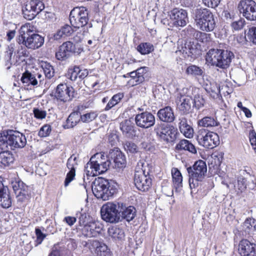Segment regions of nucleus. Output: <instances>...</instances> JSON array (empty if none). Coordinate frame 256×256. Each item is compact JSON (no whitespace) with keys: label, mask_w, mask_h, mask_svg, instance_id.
Here are the masks:
<instances>
[{"label":"nucleus","mask_w":256,"mask_h":256,"mask_svg":"<svg viewBox=\"0 0 256 256\" xmlns=\"http://www.w3.org/2000/svg\"><path fill=\"white\" fill-rule=\"evenodd\" d=\"M26 142L25 135L18 130H7L0 132V146L2 150H14L22 148Z\"/></svg>","instance_id":"f257e3e1"},{"label":"nucleus","mask_w":256,"mask_h":256,"mask_svg":"<svg viewBox=\"0 0 256 256\" xmlns=\"http://www.w3.org/2000/svg\"><path fill=\"white\" fill-rule=\"evenodd\" d=\"M91 186L95 196L104 200L112 198L118 190V184L116 182L102 177L95 178Z\"/></svg>","instance_id":"f03ea898"},{"label":"nucleus","mask_w":256,"mask_h":256,"mask_svg":"<svg viewBox=\"0 0 256 256\" xmlns=\"http://www.w3.org/2000/svg\"><path fill=\"white\" fill-rule=\"evenodd\" d=\"M111 161L106 156L104 153H96L92 156L90 161L86 164L84 172L86 174L87 180L88 176H94L105 172L110 168Z\"/></svg>","instance_id":"7ed1b4c3"},{"label":"nucleus","mask_w":256,"mask_h":256,"mask_svg":"<svg viewBox=\"0 0 256 256\" xmlns=\"http://www.w3.org/2000/svg\"><path fill=\"white\" fill-rule=\"evenodd\" d=\"M234 54L230 50L224 48H212L206 53V60L211 66L224 69L229 66Z\"/></svg>","instance_id":"20e7f679"},{"label":"nucleus","mask_w":256,"mask_h":256,"mask_svg":"<svg viewBox=\"0 0 256 256\" xmlns=\"http://www.w3.org/2000/svg\"><path fill=\"white\" fill-rule=\"evenodd\" d=\"M18 42L28 48L35 50L42 46L44 43V38L34 33L32 26L30 24L22 25L19 30Z\"/></svg>","instance_id":"39448f33"},{"label":"nucleus","mask_w":256,"mask_h":256,"mask_svg":"<svg viewBox=\"0 0 256 256\" xmlns=\"http://www.w3.org/2000/svg\"><path fill=\"white\" fill-rule=\"evenodd\" d=\"M192 18L197 28L203 32H211L216 26V18L208 8H196Z\"/></svg>","instance_id":"423d86ee"},{"label":"nucleus","mask_w":256,"mask_h":256,"mask_svg":"<svg viewBox=\"0 0 256 256\" xmlns=\"http://www.w3.org/2000/svg\"><path fill=\"white\" fill-rule=\"evenodd\" d=\"M189 176V185L191 193L194 192V189L198 186V182L204 178L207 172V166L205 162L199 160L194 162L192 166L186 168Z\"/></svg>","instance_id":"0eeeda50"},{"label":"nucleus","mask_w":256,"mask_h":256,"mask_svg":"<svg viewBox=\"0 0 256 256\" xmlns=\"http://www.w3.org/2000/svg\"><path fill=\"white\" fill-rule=\"evenodd\" d=\"M74 89L66 84L58 85L54 95V99L59 110H64L67 108L68 103L74 98Z\"/></svg>","instance_id":"6e6552de"},{"label":"nucleus","mask_w":256,"mask_h":256,"mask_svg":"<svg viewBox=\"0 0 256 256\" xmlns=\"http://www.w3.org/2000/svg\"><path fill=\"white\" fill-rule=\"evenodd\" d=\"M152 180L149 175V170L146 171L143 160H140L136 168L134 183L139 190H148L152 186Z\"/></svg>","instance_id":"1a4fd4ad"},{"label":"nucleus","mask_w":256,"mask_h":256,"mask_svg":"<svg viewBox=\"0 0 256 256\" xmlns=\"http://www.w3.org/2000/svg\"><path fill=\"white\" fill-rule=\"evenodd\" d=\"M154 131L162 142L167 144L174 142L178 134L177 128L174 126L162 122L157 123Z\"/></svg>","instance_id":"9d476101"},{"label":"nucleus","mask_w":256,"mask_h":256,"mask_svg":"<svg viewBox=\"0 0 256 256\" xmlns=\"http://www.w3.org/2000/svg\"><path fill=\"white\" fill-rule=\"evenodd\" d=\"M88 10L84 7H75L69 16L70 23L74 28L78 29L85 26L89 20Z\"/></svg>","instance_id":"9b49d317"},{"label":"nucleus","mask_w":256,"mask_h":256,"mask_svg":"<svg viewBox=\"0 0 256 256\" xmlns=\"http://www.w3.org/2000/svg\"><path fill=\"white\" fill-rule=\"evenodd\" d=\"M196 139L200 145L207 149H212L220 144V138L216 133L204 128L198 131Z\"/></svg>","instance_id":"f8f14e48"},{"label":"nucleus","mask_w":256,"mask_h":256,"mask_svg":"<svg viewBox=\"0 0 256 256\" xmlns=\"http://www.w3.org/2000/svg\"><path fill=\"white\" fill-rule=\"evenodd\" d=\"M100 214L102 219L106 222L117 223L121 221L118 203L108 202L104 204L101 208Z\"/></svg>","instance_id":"ddd939ff"},{"label":"nucleus","mask_w":256,"mask_h":256,"mask_svg":"<svg viewBox=\"0 0 256 256\" xmlns=\"http://www.w3.org/2000/svg\"><path fill=\"white\" fill-rule=\"evenodd\" d=\"M44 8L42 0H27L22 8V14L26 19L32 20Z\"/></svg>","instance_id":"4468645a"},{"label":"nucleus","mask_w":256,"mask_h":256,"mask_svg":"<svg viewBox=\"0 0 256 256\" xmlns=\"http://www.w3.org/2000/svg\"><path fill=\"white\" fill-rule=\"evenodd\" d=\"M10 185L16 196L18 202H22L30 198L31 190L30 188L18 178L12 180Z\"/></svg>","instance_id":"2eb2a0df"},{"label":"nucleus","mask_w":256,"mask_h":256,"mask_svg":"<svg viewBox=\"0 0 256 256\" xmlns=\"http://www.w3.org/2000/svg\"><path fill=\"white\" fill-rule=\"evenodd\" d=\"M238 8L240 12L248 20H256V2L254 0H241Z\"/></svg>","instance_id":"dca6fc26"},{"label":"nucleus","mask_w":256,"mask_h":256,"mask_svg":"<svg viewBox=\"0 0 256 256\" xmlns=\"http://www.w3.org/2000/svg\"><path fill=\"white\" fill-rule=\"evenodd\" d=\"M168 15L172 20V24L175 27H184L188 23V12L184 10L174 8L168 12Z\"/></svg>","instance_id":"f3484780"},{"label":"nucleus","mask_w":256,"mask_h":256,"mask_svg":"<svg viewBox=\"0 0 256 256\" xmlns=\"http://www.w3.org/2000/svg\"><path fill=\"white\" fill-rule=\"evenodd\" d=\"M134 120L136 126L142 128H150L154 126L156 122L154 116L148 112L137 114Z\"/></svg>","instance_id":"a211bd4d"},{"label":"nucleus","mask_w":256,"mask_h":256,"mask_svg":"<svg viewBox=\"0 0 256 256\" xmlns=\"http://www.w3.org/2000/svg\"><path fill=\"white\" fill-rule=\"evenodd\" d=\"M75 45L72 42H66L59 46L56 58L58 60H65L75 52Z\"/></svg>","instance_id":"6ab92c4d"},{"label":"nucleus","mask_w":256,"mask_h":256,"mask_svg":"<svg viewBox=\"0 0 256 256\" xmlns=\"http://www.w3.org/2000/svg\"><path fill=\"white\" fill-rule=\"evenodd\" d=\"M238 253L240 256H256V244L242 239L238 244Z\"/></svg>","instance_id":"aec40b11"},{"label":"nucleus","mask_w":256,"mask_h":256,"mask_svg":"<svg viewBox=\"0 0 256 256\" xmlns=\"http://www.w3.org/2000/svg\"><path fill=\"white\" fill-rule=\"evenodd\" d=\"M108 158L114 164L116 168H122L126 164L125 156L118 148L110 150Z\"/></svg>","instance_id":"412c9836"},{"label":"nucleus","mask_w":256,"mask_h":256,"mask_svg":"<svg viewBox=\"0 0 256 256\" xmlns=\"http://www.w3.org/2000/svg\"><path fill=\"white\" fill-rule=\"evenodd\" d=\"M192 98L188 95L178 94L176 98L177 107L180 111L184 114L190 113L192 109Z\"/></svg>","instance_id":"4be33fe9"},{"label":"nucleus","mask_w":256,"mask_h":256,"mask_svg":"<svg viewBox=\"0 0 256 256\" xmlns=\"http://www.w3.org/2000/svg\"><path fill=\"white\" fill-rule=\"evenodd\" d=\"M102 230V226L94 222L85 225L80 229L82 234L86 238L96 236L100 233Z\"/></svg>","instance_id":"5701e85b"},{"label":"nucleus","mask_w":256,"mask_h":256,"mask_svg":"<svg viewBox=\"0 0 256 256\" xmlns=\"http://www.w3.org/2000/svg\"><path fill=\"white\" fill-rule=\"evenodd\" d=\"M118 208L122 220L130 222L134 220L136 216V210L133 206H126V204L118 202Z\"/></svg>","instance_id":"b1692460"},{"label":"nucleus","mask_w":256,"mask_h":256,"mask_svg":"<svg viewBox=\"0 0 256 256\" xmlns=\"http://www.w3.org/2000/svg\"><path fill=\"white\" fill-rule=\"evenodd\" d=\"M77 166V156L72 154L68 158L66 164L67 168L70 170V171L67 174L64 180L65 186H67L74 180L76 176V168Z\"/></svg>","instance_id":"393cba45"},{"label":"nucleus","mask_w":256,"mask_h":256,"mask_svg":"<svg viewBox=\"0 0 256 256\" xmlns=\"http://www.w3.org/2000/svg\"><path fill=\"white\" fill-rule=\"evenodd\" d=\"M198 46V44L194 42H186L180 51L182 52L185 58L190 56L195 58L200 54V50Z\"/></svg>","instance_id":"a878e982"},{"label":"nucleus","mask_w":256,"mask_h":256,"mask_svg":"<svg viewBox=\"0 0 256 256\" xmlns=\"http://www.w3.org/2000/svg\"><path fill=\"white\" fill-rule=\"evenodd\" d=\"M157 116L160 122L171 123L175 120L174 110L170 106H166L159 110Z\"/></svg>","instance_id":"bb28decb"},{"label":"nucleus","mask_w":256,"mask_h":256,"mask_svg":"<svg viewBox=\"0 0 256 256\" xmlns=\"http://www.w3.org/2000/svg\"><path fill=\"white\" fill-rule=\"evenodd\" d=\"M178 126L180 132L187 138L193 136L194 130L188 124V119L184 116H180L178 118Z\"/></svg>","instance_id":"cd10ccee"},{"label":"nucleus","mask_w":256,"mask_h":256,"mask_svg":"<svg viewBox=\"0 0 256 256\" xmlns=\"http://www.w3.org/2000/svg\"><path fill=\"white\" fill-rule=\"evenodd\" d=\"M120 129L123 134L130 138H133L136 136V128L130 120H125L120 124Z\"/></svg>","instance_id":"c85d7f7f"},{"label":"nucleus","mask_w":256,"mask_h":256,"mask_svg":"<svg viewBox=\"0 0 256 256\" xmlns=\"http://www.w3.org/2000/svg\"><path fill=\"white\" fill-rule=\"evenodd\" d=\"M24 86H28L26 89H32V87L38 86V81L33 73L26 70L24 72L20 78Z\"/></svg>","instance_id":"c756f323"},{"label":"nucleus","mask_w":256,"mask_h":256,"mask_svg":"<svg viewBox=\"0 0 256 256\" xmlns=\"http://www.w3.org/2000/svg\"><path fill=\"white\" fill-rule=\"evenodd\" d=\"M0 206L4 208L12 206V198L8 186L0 190Z\"/></svg>","instance_id":"7c9ffc66"},{"label":"nucleus","mask_w":256,"mask_h":256,"mask_svg":"<svg viewBox=\"0 0 256 256\" xmlns=\"http://www.w3.org/2000/svg\"><path fill=\"white\" fill-rule=\"evenodd\" d=\"M175 148L177 150H185L192 154L197 153L195 146L188 140L183 139L179 141L176 146Z\"/></svg>","instance_id":"2f4dec72"},{"label":"nucleus","mask_w":256,"mask_h":256,"mask_svg":"<svg viewBox=\"0 0 256 256\" xmlns=\"http://www.w3.org/2000/svg\"><path fill=\"white\" fill-rule=\"evenodd\" d=\"M14 158L12 153L8 150L0 152V167L5 168L10 166L14 162Z\"/></svg>","instance_id":"473e14b6"},{"label":"nucleus","mask_w":256,"mask_h":256,"mask_svg":"<svg viewBox=\"0 0 256 256\" xmlns=\"http://www.w3.org/2000/svg\"><path fill=\"white\" fill-rule=\"evenodd\" d=\"M192 94L194 95L192 104L193 107L199 110L204 106L205 104V100L203 96L200 94V90L196 88H192Z\"/></svg>","instance_id":"72a5a7b5"},{"label":"nucleus","mask_w":256,"mask_h":256,"mask_svg":"<svg viewBox=\"0 0 256 256\" xmlns=\"http://www.w3.org/2000/svg\"><path fill=\"white\" fill-rule=\"evenodd\" d=\"M81 120L80 114L78 112H72L67 118L63 126L65 129L72 128Z\"/></svg>","instance_id":"f704fd0d"},{"label":"nucleus","mask_w":256,"mask_h":256,"mask_svg":"<svg viewBox=\"0 0 256 256\" xmlns=\"http://www.w3.org/2000/svg\"><path fill=\"white\" fill-rule=\"evenodd\" d=\"M186 73L194 77H204L205 74L204 68L192 64L186 68Z\"/></svg>","instance_id":"c9c22d12"},{"label":"nucleus","mask_w":256,"mask_h":256,"mask_svg":"<svg viewBox=\"0 0 256 256\" xmlns=\"http://www.w3.org/2000/svg\"><path fill=\"white\" fill-rule=\"evenodd\" d=\"M198 125L200 126L205 128H211L218 126L220 122L216 116H206L198 121Z\"/></svg>","instance_id":"e433bc0d"},{"label":"nucleus","mask_w":256,"mask_h":256,"mask_svg":"<svg viewBox=\"0 0 256 256\" xmlns=\"http://www.w3.org/2000/svg\"><path fill=\"white\" fill-rule=\"evenodd\" d=\"M108 234L114 240H122L125 234L124 230L116 226H112L108 229Z\"/></svg>","instance_id":"4c0bfd02"},{"label":"nucleus","mask_w":256,"mask_h":256,"mask_svg":"<svg viewBox=\"0 0 256 256\" xmlns=\"http://www.w3.org/2000/svg\"><path fill=\"white\" fill-rule=\"evenodd\" d=\"M172 174L174 188L176 192L182 186V176L180 171L176 168L172 170Z\"/></svg>","instance_id":"58836bf2"},{"label":"nucleus","mask_w":256,"mask_h":256,"mask_svg":"<svg viewBox=\"0 0 256 256\" xmlns=\"http://www.w3.org/2000/svg\"><path fill=\"white\" fill-rule=\"evenodd\" d=\"M72 31H74V30L71 26L68 24H64L54 34V39L55 40H58L63 36H69L72 33Z\"/></svg>","instance_id":"ea45409f"},{"label":"nucleus","mask_w":256,"mask_h":256,"mask_svg":"<svg viewBox=\"0 0 256 256\" xmlns=\"http://www.w3.org/2000/svg\"><path fill=\"white\" fill-rule=\"evenodd\" d=\"M205 90L214 98H217L219 97L220 94V86L216 82L210 83V86L206 84Z\"/></svg>","instance_id":"a19ab883"},{"label":"nucleus","mask_w":256,"mask_h":256,"mask_svg":"<svg viewBox=\"0 0 256 256\" xmlns=\"http://www.w3.org/2000/svg\"><path fill=\"white\" fill-rule=\"evenodd\" d=\"M242 226L245 234H250L256 230L254 220L252 218L246 219Z\"/></svg>","instance_id":"79ce46f5"},{"label":"nucleus","mask_w":256,"mask_h":256,"mask_svg":"<svg viewBox=\"0 0 256 256\" xmlns=\"http://www.w3.org/2000/svg\"><path fill=\"white\" fill-rule=\"evenodd\" d=\"M138 51L142 54H147L154 50V46L150 42L140 43L137 47Z\"/></svg>","instance_id":"37998d69"},{"label":"nucleus","mask_w":256,"mask_h":256,"mask_svg":"<svg viewBox=\"0 0 256 256\" xmlns=\"http://www.w3.org/2000/svg\"><path fill=\"white\" fill-rule=\"evenodd\" d=\"M14 50V46L12 44L8 46L6 50L4 53V60H5V66L8 70L10 68L12 65V57Z\"/></svg>","instance_id":"c03bdc74"},{"label":"nucleus","mask_w":256,"mask_h":256,"mask_svg":"<svg viewBox=\"0 0 256 256\" xmlns=\"http://www.w3.org/2000/svg\"><path fill=\"white\" fill-rule=\"evenodd\" d=\"M123 97L124 94L122 93H118L113 96L106 104L104 108L105 110H108L111 109L112 107L118 104Z\"/></svg>","instance_id":"a18cd8bd"},{"label":"nucleus","mask_w":256,"mask_h":256,"mask_svg":"<svg viewBox=\"0 0 256 256\" xmlns=\"http://www.w3.org/2000/svg\"><path fill=\"white\" fill-rule=\"evenodd\" d=\"M210 34L206 33L204 32L197 30L194 39H195L198 42L206 43L210 40Z\"/></svg>","instance_id":"49530a36"},{"label":"nucleus","mask_w":256,"mask_h":256,"mask_svg":"<svg viewBox=\"0 0 256 256\" xmlns=\"http://www.w3.org/2000/svg\"><path fill=\"white\" fill-rule=\"evenodd\" d=\"M98 115L96 112L92 111L82 115L80 114L81 120L85 123H89L94 120L97 118Z\"/></svg>","instance_id":"de8ad7c7"},{"label":"nucleus","mask_w":256,"mask_h":256,"mask_svg":"<svg viewBox=\"0 0 256 256\" xmlns=\"http://www.w3.org/2000/svg\"><path fill=\"white\" fill-rule=\"evenodd\" d=\"M42 66L46 78L50 79L54 76V69L50 63L44 62L42 64Z\"/></svg>","instance_id":"09e8293b"},{"label":"nucleus","mask_w":256,"mask_h":256,"mask_svg":"<svg viewBox=\"0 0 256 256\" xmlns=\"http://www.w3.org/2000/svg\"><path fill=\"white\" fill-rule=\"evenodd\" d=\"M32 112L34 118L39 120L44 119L47 114L46 111L40 108H34Z\"/></svg>","instance_id":"8fccbe9b"},{"label":"nucleus","mask_w":256,"mask_h":256,"mask_svg":"<svg viewBox=\"0 0 256 256\" xmlns=\"http://www.w3.org/2000/svg\"><path fill=\"white\" fill-rule=\"evenodd\" d=\"M78 72H79V66H74L68 70L66 76L72 81H76L77 80Z\"/></svg>","instance_id":"3c124183"},{"label":"nucleus","mask_w":256,"mask_h":256,"mask_svg":"<svg viewBox=\"0 0 256 256\" xmlns=\"http://www.w3.org/2000/svg\"><path fill=\"white\" fill-rule=\"evenodd\" d=\"M124 148L128 153L135 154L138 152L137 146L132 142H126L124 144Z\"/></svg>","instance_id":"603ef678"},{"label":"nucleus","mask_w":256,"mask_h":256,"mask_svg":"<svg viewBox=\"0 0 256 256\" xmlns=\"http://www.w3.org/2000/svg\"><path fill=\"white\" fill-rule=\"evenodd\" d=\"M127 75H128L130 78V79L128 82L129 86H133L142 82H138L137 78L138 75L136 70L128 73Z\"/></svg>","instance_id":"864d4df0"},{"label":"nucleus","mask_w":256,"mask_h":256,"mask_svg":"<svg viewBox=\"0 0 256 256\" xmlns=\"http://www.w3.org/2000/svg\"><path fill=\"white\" fill-rule=\"evenodd\" d=\"M51 130V126L49 124H46L40 128L38 136L41 138L46 137L50 135Z\"/></svg>","instance_id":"5fc2aeb1"},{"label":"nucleus","mask_w":256,"mask_h":256,"mask_svg":"<svg viewBox=\"0 0 256 256\" xmlns=\"http://www.w3.org/2000/svg\"><path fill=\"white\" fill-rule=\"evenodd\" d=\"M78 219L79 224L80 226L81 227L84 226L85 225H87L92 222H89L90 216L85 212L80 213Z\"/></svg>","instance_id":"6e6d98bb"},{"label":"nucleus","mask_w":256,"mask_h":256,"mask_svg":"<svg viewBox=\"0 0 256 256\" xmlns=\"http://www.w3.org/2000/svg\"><path fill=\"white\" fill-rule=\"evenodd\" d=\"M196 32L197 30L192 28L191 26H188L184 30H183L182 32L185 36V38L194 39Z\"/></svg>","instance_id":"4d7b16f0"},{"label":"nucleus","mask_w":256,"mask_h":256,"mask_svg":"<svg viewBox=\"0 0 256 256\" xmlns=\"http://www.w3.org/2000/svg\"><path fill=\"white\" fill-rule=\"evenodd\" d=\"M35 232L36 236L35 246H37L42 244L44 239L46 237V234H43L39 228H36Z\"/></svg>","instance_id":"13d9d810"},{"label":"nucleus","mask_w":256,"mask_h":256,"mask_svg":"<svg viewBox=\"0 0 256 256\" xmlns=\"http://www.w3.org/2000/svg\"><path fill=\"white\" fill-rule=\"evenodd\" d=\"M246 180H247V182H246V188L250 190H254L256 186V179L255 177L250 174H248V178H246Z\"/></svg>","instance_id":"bf43d9fd"},{"label":"nucleus","mask_w":256,"mask_h":256,"mask_svg":"<svg viewBox=\"0 0 256 256\" xmlns=\"http://www.w3.org/2000/svg\"><path fill=\"white\" fill-rule=\"evenodd\" d=\"M247 36L249 40L256 45V27H252L248 32Z\"/></svg>","instance_id":"052dcab7"},{"label":"nucleus","mask_w":256,"mask_h":256,"mask_svg":"<svg viewBox=\"0 0 256 256\" xmlns=\"http://www.w3.org/2000/svg\"><path fill=\"white\" fill-rule=\"evenodd\" d=\"M98 248L100 256H111L110 250L108 248L107 246L105 244H100L98 247Z\"/></svg>","instance_id":"680f3d73"},{"label":"nucleus","mask_w":256,"mask_h":256,"mask_svg":"<svg viewBox=\"0 0 256 256\" xmlns=\"http://www.w3.org/2000/svg\"><path fill=\"white\" fill-rule=\"evenodd\" d=\"M244 24V20L243 19H239L238 20H233L230 23L232 28L236 30H238L242 28Z\"/></svg>","instance_id":"e2e57ef3"},{"label":"nucleus","mask_w":256,"mask_h":256,"mask_svg":"<svg viewBox=\"0 0 256 256\" xmlns=\"http://www.w3.org/2000/svg\"><path fill=\"white\" fill-rule=\"evenodd\" d=\"M249 139L250 144L256 153V132L254 130L250 132Z\"/></svg>","instance_id":"0e129e2a"},{"label":"nucleus","mask_w":256,"mask_h":256,"mask_svg":"<svg viewBox=\"0 0 256 256\" xmlns=\"http://www.w3.org/2000/svg\"><path fill=\"white\" fill-rule=\"evenodd\" d=\"M246 182L247 180H246V178H244L242 176H239L238 178V188L241 192L246 188Z\"/></svg>","instance_id":"69168bd1"},{"label":"nucleus","mask_w":256,"mask_h":256,"mask_svg":"<svg viewBox=\"0 0 256 256\" xmlns=\"http://www.w3.org/2000/svg\"><path fill=\"white\" fill-rule=\"evenodd\" d=\"M146 67H140L136 70L138 75L137 80L138 82H143L144 80V74L146 72Z\"/></svg>","instance_id":"338daca9"},{"label":"nucleus","mask_w":256,"mask_h":256,"mask_svg":"<svg viewBox=\"0 0 256 256\" xmlns=\"http://www.w3.org/2000/svg\"><path fill=\"white\" fill-rule=\"evenodd\" d=\"M202 2L206 6L215 8L218 6L220 0H202Z\"/></svg>","instance_id":"774afa93"}]
</instances>
